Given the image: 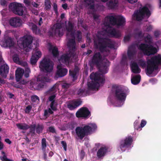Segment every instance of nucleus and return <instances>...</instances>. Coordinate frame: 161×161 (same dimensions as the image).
<instances>
[{
    "mask_svg": "<svg viewBox=\"0 0 161 161\" xmlns=\"http://www.w3.org/2000/svg\"><path fill=\"white\" fill-rule=\"evenodd\" d=\"M125 22V19L122 16L110 15L107 16L104 20L103 31L98 32L95 38L94 45L101 52L109 51V46L106 39V35L118 37L121 36L120 32L116 30L112 25H116L118 27L124 25Z\"/></svg>",
    "mask_w": 161,
    "mask_h": 161,
    "instance_id": "nucleus-1",
    "label": "nucleus"
},
{
    "mask_svg": "<svg viewBox=\"0 0 161 161\" xmlns=\"http://www.w3.org/2000/svg\"><path fill=\"white\" fill-rule=\"evenodd\" d=\"M53 64L50 59L45 58L41 62L39 67L41 71L44 72L43 75H40L37 79V83L35 80H32L30 83L31 88L40 90L46 86V83L50 81L48 75L50 76L53 69Z\"/></svg>",
    "mask_w": 161,
    "mask_h": 161,
    "instance_id": "nucleus-2",
    "label": "nucleus"
},
{
    "mask_svg": "<svg viewBox=\"0 0 161 161\" xmlns=\"http://www.w3.org/2000/svg\"><path fill=\"white\" fill-rule=\"evenodd\" d=\"M73 25L70 22H69L68 26L66 28L67 36L68 40L67 43L69 49L70 51L69 54L63 55L59 60L60 62H63L68 65L72 60V58L74 57L73 52L75 48V36L74 32L73 29Z\"/></svg>",
    "mask_w": 161,
    "mask_h": 161,
    "instance_id": "nucleus-3",
    "label": "nucleus"
},
{
    "mask_svg": "<svg viewBox=\"0 0 161 161\" xmlns=\"http://www.w3.org/2000/svg\"><path fill=\"white\" fill-rule=\"evenodd\" d=\"M102 62L104 64H103L104 66V70L102 71L100 70L97 73H92L91 74L90 77L92 80V81L91 83H88V87L89 89L97 90L104 82L105 79L103 74L107 73V66L109 65V62L106 59H103Z\"/></svg>",
    "mask_w": 161,
    "mask_h": 161,
    "instance_id": "nucleus-4",
    "label": "nucleus"
},
{
    "mask_svg": "<svg viewBox=\"0 0 161 161\" xmlns=\"http://www.w3.org/2000/svg\"><path fill=\"white\" fill-rule=\"evenodd\" d=\"M147 72L148 75H155L159 71L158 66L161 64V55L158 54L147 61Z\"/></svg>",
    "mask_w": 161,
    "mask_h": 161,
    "instance_id": "nucleus-5",
    "label": "nucleus"
},
{
    "mask_svg": "<svg viewBox=\"0 0 161 161\" xmlns=\"http://www.w3.org/2000/svg\"><path fill=\"white\" fill-rule=\"evenodd\" d=\"M145 41L146 44H142L138 47V48L141 50L144 54L147 55L154 54L157 52L158 49V45L156 47H154L151 45V36L148 35L146 37L144 36Z\"/></svg>",
    "mask_w": 161,
    "mask_h": 161,
    "instance_id": "nucleus-6",
    "label": "nucleus"
},
{
    "mask_svg": "<svg viewBox=\"0 0 161 161\" xmlns=\"http://www.w3.org/2000/svg\"><path fill=\"white\" fill-rule=\"evenodd\" d=\"M97 129L96 125L94 123H90L83 127H78L76 129V133L78 136L81 139L86 135L90 134Z\"/></svg>",
    "mask_w": 161,
    "mask_h": 161,
    "instance_id": "nucleus-7",
    "label": "nucleus"
},
{
    "mask_svg": "<svg viewBox=\"0 0 161 161\" xmlns=\"http://www.w3.org/2000/svg\"><path fill=\"white\" fill-rule=\"evenodd\" d=\"M34 41L32 37L30 35L21 37L17 41V44L20 49H23L26 52H28L31 49V43Z\"/></svg>",
    "mask_w": 161,
    "mask_h": 161,
    "instance_id": "nucleus-8",
    "label": "nucleus"
},
{
    "mask_svg": "<svg viewBox=\"0 0 161 161\" xmlns=\"http://www.w3.org/2000/svg\"><path fill=\"white\" fill-rule=\"evenodd\" d=\"M151 6L149 4L146 5L143 8H141L135 12L132 16V19L139 21L144 17L148 18L150 15L149 9L150 8Z\"/></svg>",
    "mask_w": 161,
    "mask_h": 161,
    "instance_id": "nucleus-9",
    "label": "nucleus"
},
{
    "mask_svg": "<svg viewBox=\"0 0 161 161\" xmlns=\"http://www.w3.org/2000/svg\"><path fill=\"white\" fill-rule=\"evenodd\" d=\"M9 9L14 13L19 15L26 14L25 8L22 5L17 3H11L9 6Z\"/></svg>",
    "mask_w": 161,
    "mask_h": 161,
    "instance_id": "nucleus-10",
    "label": "nucleus"
},
{
    "mask_svg": "<svg viewBox=\"0 0 161 161\" xmlns=\"http://www.w3.org/2000/svg\"><path fill=\"white\" fill-rule=\"evenodd\" d=\"M62 26V25L59 23L54 25L49 32L50 35L53 36H62L64 33V30Z\"/></svg>",
    "mask_w": 161,
    "mask_h": 161,
    "instance_id": "nucleus-11",
    "label": "nucleus"
},
{
    "mask_svg": "<svg viewBox=\"0 0 161 161\" xmlns=\"http://www.w3.org/2000/svg\"><path fill=\"white\" fill-rule=\"evenodd\" d=\"M116 97L119 101V104H118L117 106H120L123 105L125 100L126 97V94L124 90L120 87H117L116 91Z\"/></svg>",
    "mask_w": 161,
    "mask_h": 161,
    "instance_id": "nucleus-12",
    "label": "nucleus"
},
{
    "mask_svg": "<svg viewBox=\"0 0 161 161\" xmlns=\"http://www.w3.org/2000/svg\"><path fill=\"white\" fill-rule=\"evenodd\" d=\"M55 97V95L53 94L49 98V101H51V103L50 104L51 108H49L48 109L45 110L44 112V116L47 118L50 114L53 113V111H55L56 110V104H55L54 100Z\"/></svg>",
    "mask_w": 161,
    "mask_h": 161,
    "instance_id": "nucleus-13",
    "label": "nucleus"
},
{
    "mask_svg": "<svg viewBox=\"0 0 161 161\" xmlns=\"http://www.w3.org/2000/svg\"><path fill=\"white\" fill-rule=\"evenodd\" d=\"M132 141V138L130 137L126 138L125 140L121 142L120 145L118 148V150L120 152L125 151L126 148L130 145Z\"/></svg>",
    "mask_w": 161,
    "mask_h": 161,
    "instance_id": "nucleus-14",
    "label": "nucleus"
},
{
    "mask_svg": "<svg viewBox=\"0 0 161 161\" xmlns=\"http://www.w3.org/2000/svg\"><path fill=\"white\" fill-rule=\"evenodd\" d=\"M76 115L78 118H88L90 116V113L88 108L82 107L77 112Z\"/></svg>",
    "mask_w": 161,
    "mask_h": 161,
    "instance_id": "nucleus-15",
    "label": "nucleus"
},
{
    "mask_svg": "<svg viewBox=\"0 0 161 161\" xmlns=\"http://www.w3.org/2000/svg\"><path fill=\"white\" fill-rule=\"evenodd\" d=\"M0 44L3 47L10 48L13 46L14 42L12 38L9 37H7L0 42Z\"/></svg>",
    "mask_w": 161,
    "mask_h": 161,
    "instance_id": "nucleus-16",
    "label": "nucleus"
},
{
    "mask_svg": "<svg viewBox=\"0 0 161 161\" xmlns=\"http://www.w3.org/2000/svg\"><path fill=\"white\" fill-rule=\"evenodd\" d=\"M42 56V53L38 49H36L32 53V55L31 59V62L32 64H35L38 60Z\"/></svg>",
    "mask_w": 161,
    "mask_h": 161,
    "instance_id": "nucleus-17",
    "label": "nucleus"
},
{
    "mask_svg": "<svg viewBox=\"0 0 161 161\" xmlns=\"http://www.w3.org/2000/svg\"><path fill=\"white\" fill-rule=\"evenodd\" d=\"M10 25L12 26L17 27L21 26L22 24V20L18 17L11 18L9 21Z\"/></svg>",
    "mask_w": 161,
    "mask_h": 161,
    "instance_id": "nucleus-18",
    "label": "nucleus"
},
{
    "mask_svg": "<svg viewBox=\"0 0 161 161\" xmlns=\"http://www.w3.org/2000/svg\"><path fill=\"white\" fill-rule=\"evenodd\" d=\"M18 128L20 130H25L30 128V132H33L35 130L36 126L35 125H33L31 127L25 123H21L17 124L16 125Z\"/></svg>",
    "mask_w": 161,
    "mask_h": 161,
    "instance_id": "nucleus-19",
    "label": "nucleus"
},
{
    "mask_svg": "<svg viewBox=\"0 0 161 161\" xmlns=\"http://www.w3.org/2000/svg\"><path fill=\"white\" fill-rule=\"evenodd\" d=\"M67 72L66 69L64 68L61 64H59L57 66L56 76L57 77H62L66 75Z\"/></svg>",
    "mask_w": 161,
    "mask_h": 161,
    "instance_id": "nucleus-20",
    "label": "nucleus"
},
{
    "mask_svg": "<svg viewBox=\"0 0 161 161\" xmlns=\"http://www.w3.org/2000/svg\"><path fill=\"white\" fill-rule=\"evenodd\" d=\"M81 102L80 99L74 100L67 103L69 108L72 110L76 108L81 104Z\"/></svg>",
    "mask_w": 161,
    "mask_h": 161,
    "instance_id": "nucleus-21",
    "label": "nucleus"
},
{
    "mask_svg": "<svg viewBox=\"0 0 161 161\" xmlns=\"http://www.w3.org/2000/svg\"><path fill=\"white\" fill-rule=\"evenodd\" d=\"M9 68L6 64L2 65L0 68V75L3 77L6 78L8 73Z\"/></svg>",
    "mask_w": 161,
    "mask_h": 161,
    "instance_id": "nucleus-22",
    "label": "nucleus"
},
{
    "mask_svg": "<svg viewBox=\"0 0 161 161\" xmlns=\"http://www.w3.org/2000/svg\"><path fill=\"white\" fill-rule=\"evenodd\" d=\"M24 73V70L20 68H18L15 71V77L16 81H19L22 78Z\"/></svg>",
    "mask_w": 161,
    "mask_h": 161,
    "instance_id": "nucleus-23",
    "label": "nucleus"
},
{
    "mask_svg": "<svg viewBox=\"0 0 161 161\" xmlns=\"http://www.w3.org/2000/svg\"><path fill=\"white\" fill-rule=\"evenodd\" d=\"M132 71L136 74L139 73L141 72V69L139 68L136 63L132 62L130 65Z\"/></svg>",
    "mask_w": 161,
    "mask_h": 161,
    "instance_id": "nucleus-24",
    "label": "nucleus"
},
{
    "mask_svg": "<svg viewBox=\"0 0 161 161\" xmlns=\"http://www.w3.org/2000/svg\"><path fill=\"white\" fill-rule=\"evenodd\" d=\"M107 148L105 146L100 148L97 152V156L99 158L104 156L107 152Z\"/></svg>",
    "mask_w": 161,
    "mask_h": 161,
    "instance_id": "nucleus-25",
    "label": "nucleus"
},
{
    "mask_svg": "<svg viewBox=\"0 0 161 161\" xmlns=\"http://www.w3.org/2000/svg\"><path fill=\"white\" fill-rule=\"evenodd\" d=\"M141 78V76L139 75H132L131 78V83L134 85L138 84L140 82Z\"/></svg>",
    "mask_w": 161,
    "mask_h": 161,
    "instance_id": "nucleus-26",
    "label": "nucleus"
},
{
    "mask_svg": "<svg viewBox=\"0 0 161 161\" xmlns=\"http://www.w3.org/2000/svg\"><path fill=\"white\" fill-rule=\"evenodd\" d=\"M49 51L51 53L53 57H56L58 54V52L57 48L54 46L50 45L49 48Z\"/></svg>",
    "mask_w": 161,
    "mask_h": 161,
    "instance_id": "nucleus-27",
    "label": "nucleus"
},
{
    "mask_svg": "<svg viewBox=\"0 0 161 161\" xmlns=\"http://www.w3.org/2000/svg\"><path fill=\"white\" fill-rule=\"evenodd\" d=\"M102 61L101 57L99 53H95L93 56L92 61L93 62L98 64Z\"/></svg>",
    "mask_w": 161,
    "mask_h": 161,
    "instance_id": "nucleus-28",
    "label": "nucleus"
},
{
    "mask_svg": "<svg viewBox=\"0 0 161 161\" xmlns=\"http://www.w3.org/2000/svg\"><path fill=\"white\" fill-rule=\"evenodd\" d=\"M29 25L34 33L36 34H38L40 33L39 30H37V26L35 25L32 23H29Z\"/></svg>",
    "mask_w": 161,
    "mask_h": 161,
    "instance_id": "nucleus-29",
    "label": "nucleus"
},
{
    "mask_svg": "<svg viewBox=\"0 0 161 161\" xmlns=\"http://www.w3.org/2000/svg\"><path fill=\"white\" fill-rule=\"evenodd\" d=\"M78 68H75L74 71L70 70L69 71V74L72 77L73 80H75L76 79V74L78 72Z\"/></svg>",
    "mask_w": 161,
    "mask_h": 161,
    "instance_id": "nucleus-30",
    "label": "nucleus"
},
{
    "mask_svg": "<svg viewBox=\"0 0 161 161\" xmlns=\"http://www.w3.org/2000/svg\"><path fill=\"white\" fill-rule=\"evenodd\" d=\"M138 64L142 68H144L146 67V63L142 59H141L137 61Z\"/></svg>",
    "mask_w": 161,
    "mask_h": 161,
    "instance_id": "nucleus-31",
    "label": "nucleus"
},
{
    "mask_svg": "<svg viewBox=\"0 0 161 161\" xmlns=\"http://www.w3.org/2000/svg\"><path fill=\"white\" fill-rule=\"evenodd\" d=\"M132 49L133 47H130L129 48L128 51V55L130 58H131V57L133 56L135 53Z\"/></svg>",
    "mask_w": 161,
    "mask_h": 161,
    "instance_id": "nucleus-32",
    "label": "nucleus"
},
{
    "mask_svg": "<svg viewBox=\"0 0 161 161\" xmlns=\"http://www.w3.org/2000/svg\"><path fill=\"white\" fill-rule=\"evenodd\" d=\"M31 100L32 102L36 103H38L39 100V97L36 96H33L31 97Z\"/></svg>",
    "mask_w": 161,
    "mask_h": 161,
    "instance_id": "nucleus-33",
    "label": "nucleus"
},
{
    "mask_svg": "<svg viewBox=\"0 0 161 161\" xmlns=\"http://www.w3.org/2000/svg\"><path fill=\"white\" fill-rule=\"evenodd\" d=\"M45 4L47 9H50L51 8L50 2L48 0H45Z\"/></svg>",
    "mask_w": 161,
    "mask_h": 161,
    "instance_id": "nucleus-34",
    "label": "nucleus"
},
{
    "mask_svg": "<svg viewBox=\"0 0 161 161\" xmlns=\"http://www.w3.org/2000/svg\"><path fill=\"white\" fill-rule=\"evenodd\" d=\"M2 153L3 155V156L1 157L0 158L1 160H2L3 161H11V160L8 159L6 156L5 155V153L3 152H2Z\"/></svg>",
    "mask_w": 161,
    "mask_h": 161,
    "instance_id": "nucleus-35",
    "label": "nucleus"
},
{
    "mask_svg": "<svg viewBox=\"0 0 161 161\" xmlns=\"http://www.w3.org/2000/svg\"><path fill=\"white\" fill-rule=\"evenodd\" d=\"M58 87V85H55L50 90V92H51L52 93H54L57 91V90Z\"/></svg>",
    "mask_w": 161,
    "mask_h": 161,
    "instance_id": "nucleus-36",
    "label": "nucleus"
},
{
    "mask_svg": "<svg viewBox=\"0 0 161 161\" xmlns=\"http://www.w3.org/2000/svg\"><path fill=\"white\" fill-rule=\"evenodd\" d=\"M31 72V71L29 68L28 67L26 68L25 69V76L26 77H28L29 75V74Z\"/></svg>",
    "mask_w": 161,
    "mask_h": 161,
    "instance_id": "nucleus-37",
    "label": "nucleus"
},
{
    "mask_svg": "<svg viewBox=\"0 0 161 161\" xmlns=\"http://www.w3.org/2000/svg\"><path fill=\"white\" fill-rule=\"evenodd\" d=\"M42 149H45L46 147V141L45 138H43L42 140Z\"/></svg>",
    "mask_w": 161,
    "mask_h": 161,
    "instance_id": "nucleus-38",
    "label": "nucleus"
},
{
    "mask_svg": "<svg viewBox=\"0 0 161 161\" xmlns=\"http://www.w3.org/2000/svg\"><path fill=\"white\" fill-rule=\"evenodd\" d=\"M32 106L30 105H28L25 108V111L26 113H29L31 110Z\"/></svg>",
    "mask_w": 161,
    "mask_h": 161,
    "instance_id": "nucleus-39",
    "label": "nucleus"
},
{
    "mask_svg": "<svg viewBox=\"0 0 161 161\" xmlns=\"http://www.w3.org/2000/svg\"><path fill=\"white\" fill-rule=\"evenodd\" d=\"M14 61L16 63H18L19 62V59L18 56L17 55H14L13 57Z\"/></svg>",
    "mask_w": 161,
    "mask_h": 161,
    "instance_id": "nucleus-40",
    "label": "nucleus"
},
{
    "mask_svg": "<svg viewBox=\"0 0 161 161\" xmlns=\"http://www.w3.org/2000/svg\"><path fill=\"white\" fill-rule=\"evenodd\" d=\"M86 93L85 90L81 89H79L78 92V94L80 95H84Z\"/></svg>",
    "mask_w": 161,
    "mask_h": 161,
    "instance_id": "nucleus-41",
    "label": "nucleus"
},
{
    "mask_svg": "<svg viewBox=\"0 0 161 161\" xmlns=\"http://www.w3.org/2000/svg\"><path fill=\"white\" fill-rule=\"evenodd\" d=\"M61 143L64 150L65 151H66L67 149V145L66 143L64 141H62Z\"/></svg>",
    "mask_w": 161,
    "mask_h": 161,
    "instance_id": "nucleus-42",
    "label": "nucleus"
},
{
    "mask_svg": "<svg viewBox=\"0 0 161 161\" xmlns=\"http://www.w3.org/2000/svg\"><path fill=\"white\" fill-rule=\"evenodd\" d=\"M77 36L78 38V41L80 42L81 40V32L80 31H78L77 32Z\"/></svg>",
    "mask_w": 161,
    "mask_h": 161,
    "instance_id": "nucleus-43",
    "label": "nucleus"
},
{
    "mask_svg": "<svg viewBox=\"0 0 161 161\" xmlns=\"http://www.w3.org/2000/svg\"><path fill=\"white\" fill-rule=\"evenodd\" d=\"M31 4L32 5V6L35 8H38L39 7V4L38 3H36L35 2H32Z\"/></svg>",
    "mask_w": 161,
    "mask_h": 161,
    "instance_id": "nucleus-44",
    "label": "nucleus"
},
{
    "mask_svg": "<svg viewBox=\"0 0 161 161\" xmlns=\"http://www.w3.org/2000/svg\"><path fill=\"white\" fill-rule=\"evenodd\" d=\"M24 2L27 6H30L31 4V3L28 0H24Z\"/></svg>",
    "mask_w": 161,
    "mask_h": 161,
    "instance_id": "nucleus-45",
    "label": "nucleus"
},
{
    "mask_svg": "<svg viewBox=\"0 0 161 161\" xmlns=\"http://www.w3.org/2000/svg\"><path fill=\"white\" fill-rule=\"evenodd\" d=\"M146 122L144 120H142L141 123V126L142 127H143L146 124Z\"/></svg>",
    "mask_w": 161,
    "mask_h": 161,
    "instance_id": "nucleus-46",
    "label": "nucleus"
},
{
    "mask_svg": "<svg viewBox=\"0 0 161 161\" xmlns=\"http://www.w3.org/2000/svg\"><path fill=\"white\" fill-rule=\"evenodd\" d=\"M0 3L2 5H5L7 4V2L5 0H1Z\"/></svg>",
    "mask_w": 161,
    "mask_h": 161,
    "instance_id": "nucleus-47",
    "label": "nucleus"
},
{
    "mask_svg": "<svg viewBox=\"0 0 161 161\" xmlns=\"http://www.w3.org/2000/svg\"><path fill=\"white\" fill-rule=\"evenodd\" d=\"M32 12L35 15H37L38 13V10L36 9H32L31 10Z\"/></svg>",
    "mask_w": 161,
    "mask_h": 161,
    "instance_id": "nucleus-48",
    "label": "nucleus"
},
{
    "mask_svg": "<svg viewBox=\"0 0 161 161\" xmlns=\"http://www.w3.org/2000/svg\"><path fill=\"white\" fill-rule=\"evenodd\" d=\"M130 36L129 35L125 36L124 39V41L125 42L128 41L130 39Z\"/></svg>",
    "mask_w": 161,
    "mask_h": 161,
    "instance_id": "nucleus-49",
    "label": "nucleus"
},
{
    "mask_svg": "<svg viewBox=\"0 0 161 161\" xmlns=\"http://www.w3.org/2000/svg\"><path fill=\"white\" fill-rule=\"evenodd\" d=\"M150 81L152 84H154L157 82V80L156 79L153 78L150 79Z\"/></svg>",
    "mask_w": 161,
    "mask_h": 161,
    "instance_id": "nucleus-50",
    "label": "nucleus"
},
{
    "mask_svg": "<svg viewBox=\"0 0 161 161\" xmlns=\"http://www.w3.org/2000/svg\"><path fill=\"white\" fill-rule=\"evenodd\" d=\"M53 7L54 10L55 12V13H57V4L56 3H54Z\"/></svg>",
    "mask_w": 161,
    "mask_h": 161,
    "instance_id": "nucleus-51",
    "label": "nucleus"
},
{
    "mask_svg": "<svg viewBox=\"0 0 161 161\" xmlns=\"http://www.w3.org/2000/svg\"><path fill=\"white\" fill-rule=\"evenodd\" d=\"M42 127L40 126H38L37 128L36 129V132L38 133H39L41 132V131L42 130Z\"/></svg>",
    "mask_w": 161,
    "mask_h": 161,
    "instance_id": "nucleus-52",
    "label": "nucleus"
},
{
    "mask_svg": "<svg viewBox=\"0 0 161 161\" xmlns=\"http://www.w3.org/2000/svg\"><path fill=\"white\" fill-rule=\"evenodd\" d=\"M70 84H67V83H64V84L62 86V87L64 88H68L69 86V85H70Z\"/></svg>",
    "mask_w": 161,
    "mask_h": 161,
    "instance_id": "nucleus-53",
    "label": "nucleus"
},
{
    "mask_svg": "<svg viewBox=\"0 0 161 161\" xmlns=\"http://www.w3.org/2000/svg\"><path fill=\"white\" fill-rule=\"evenodd\" d=\"M49 130L50 132L54 133L55 132V130L53 127H50L49 128Z\"/></svg>",
    "mask_w": 161,
    "mask_h": 161,
    "instance_id": "nucleus-54",
    "label": "nucleus"
},
{
    "mask_svg": "<svg viewBox=\"0 0 161 161\" xmlns=\"http://www.w3.org/2000/svg\"><path fill=\"white\" fill-rule=\"evenodd\" d=\"M129 3H133L137 2V0H127Z\"/></svg>",
    "mask_w": 161,
    "mask_h": 161,
    "instance_id": "nucleus-55",
    "label": "nucleus"
},
{
    "mask_svg": "<svg viewBox=\"0 0 161 161\" xmlns=\"http://www.w3.org/2000/svg\"><path fill=\"white\" fill-rule=\"evenodd\" d=\"M21 64L22 66H23L25 67H27V63L26 62H24L23 63H22Z\"/></svg>",
    "mask_w": 161,
    "mask_h": 161,
    "instance_id": "nucleus-56",
    "label": "nucleus"
},
{
    "mask_svg": "<svg viewBox=\"0 0 161 161\" xmlns=\"http://www.w3.org/2000/svg\"><path fill=\"white\" fill-rule=\"evenodd\" d=\"M42 18H40L39 21L38 23V24L39 25H41V24L42 23Z\"/></svg>",
    "mask_w": 161,
    "mask_h": 161,
    "instance_id": "nucleus-57",
    "label": "nucleus"
},
{
    "mask_svg": "<svg viewBox=\"0 0 161 161\" xmlns=\"http://www.w3.org/2000/svg\"><path fill=\"white\" fill-rule=\"evenodd\" d=\"M3 143L1 142V141H0V150H1L3 148Z\"/></svg>",
    "mask_w": 161,
    "mask_h": 161,
    "instance_id": "nucleus-58",
    "label": "nucleus"
},
{
    "mask_svg": "<svg viewBox=\"0 0 161 161\" xmlns=\"http://www.w3.org/2000/svg\"><path fill=\"white\" fill-rule=\"evenodd\" d=\"M5 141L7 143L9 144H10L11 143V142L8 139H6L5 140Z\"/></svg>",
    "mask_w": 161,
    "mask_h": 161,
    "instance_id": "nucleus-59",
    "label": "nucleus"
},
{
    "mask_svg": "<svg viewBox=\"0 0 161 161\" xmlns=\"http://www.w3.org/2000/svg\"><path fill=\"white\" fill-rule=\"evenodd\" d=\"M67 7V5L66 4H65L62 5V7L64 9H66Z\"/></svg>",
    "mask_w": 161,
    "mask_h": 161,
    "instance_id": "nucleus-60",
    "label": "nucleus"
},
{
    "mask_svg": "<svg viewBox=\"0 0 161 161\" xmlns=\"http://www.w3.org/2000/svg\"><path fill=\"white\" fill-rule=\"evenodd\" d=\"M154 35L156 37H157L159 35V33L158 31H156L154 33Z\"/></svg>",
    "mask_w": 161,
    "mask_h": 161,
    "instance_id": "nucleus-61",
    "label": "nucleus"
},
{
    "mask_svg": "<svg viewBox=\"0 0 161 161\" xmlns=\"http://www.w3.org/2000/svg\"><path fill=\"white\" fill-rule=\"evenodd\" d=\"M8 96L9 97L11 98L13 97L14 96V95L11 93H10L8 94Z\"/></svg>",
    "mask_w": 161,
    "mask_h": 161,
    "instance_id": "nucleus-62",
    "label": "nucleus"
},
{
    "mask_svg": "<svg viewBox=\"0 0 161 161\" xmlns=\"http://www.w3.org/2000/svg\"><path fill=\"white\" fill-rule=\"evenodd\" d=\"M92 51L91 50H88L87 52V53H86V54H90L92 53Z\"/></svg>",
    "mask_w": 161,
    "mask_h": 161,
    "instance_id": "nucleus-63",
    "label": "nucleus"
},
{
    "mask_svg": "<svg viewBox=\"0 0 161 161\" xmlns=\"http://www.w3.org/2000/svg\"><path fill=\"white\" fill-rule=\"evenodd\" d=\"M4 80L1 79V78H0V83L1 84H4Z\"/></svg>",
    "mask_w": 161,
    "mask_h": 161,
    "instance_id": "nucleus-64",
    "label": "nucleus"
}]
</instances>
